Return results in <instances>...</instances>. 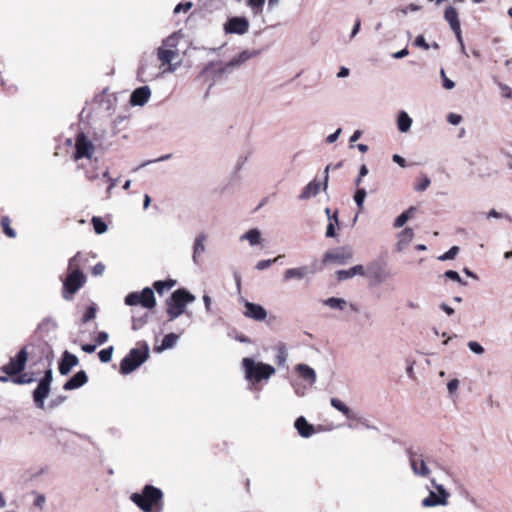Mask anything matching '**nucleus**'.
I'll use <instances>...</instances> for the list:
<instances>
[{
	"instance_id": "1",
	"label": "nucleus",
	"mask_w": 512,
	"mask_h": 512,
	"mask_svg": "<svg viewBox=\"0 0 512 512\" xmlns=\"http://www.w3.org/2000/svg\"><path fill=\"white\" fill-rule=\"evenodd\" d=\"M163 491L153 485L146 484L140 493H132L129 497L142 512H153L154 509H163Z\"/></svg>"
},
{
	"instance_id": "2",
	"label": "nucleus",
	"mask_w": 512,
	"mask_h": 512,
	"mask_svg": "<svg viewBox=\"0 0 512 512\" xmlns=\"http://www.w3.org/2000/svg\"><path fill=\"white\" fill-rule=\"evenodd\" d=\"M80 253L78 252L74 257L69 260L68 270L69 273L63 282L62 296L65 300H72L73 295L84 285L86 282L85 275L78 268V259Z\"/></svg>"
},
{
	"instance_id": "3",
	"label": "nucleus",
	"mask_w": 512,
	"mask_h": 512,
	"mask_svg": "<svg viewBox=\"0 0 512 512\" xmlns=\"http://www.w3.org/2000/svg\"><path fill=\"white\" fill-rule=\"evenodd\" d=\"M195 301V296L184 288L175 290L166 300L169 321H174L186 312V306Z\"/></svg>"
},
{
	"instance_id": "4",
	"label": "nucleus",
	"mask_w": 512,
	"mask_h": 512,
	"mask_svg": "<svg viewBox=\"0 0 512 512\" xmlns=\"http://www.w3.org/2000/svg\"><path fill=\"white\" fill-rule=\"evenodd\" d=\"M242 367L245 373V379L252 384L269 380L276 372L275 368L263 362H256L252 358H243Z\"/></svg>"
},
{
	"instance_id": "5",
	"label": "nucleus",
	"mask_w": 512,
	"mask_h": 512,
	"mask_svg": "<svg viewBox=\"0 0 512 512\" xmlns=\"http://www.w3.org/2000/svg\"><path fill=\"white\" fill-rule=\"evenodd\" d=\"M99 148L94 144L88 133L78 132L74 140V152L72 158L74 161L83 159L92 161Z\"/></svg>"
},
{
	"instance_id": "6",
	"label": "nucleus",
	"mask_w": 512,
	"mask_h": 512,
	"mask_svg": "<svg viewBox=\"0 0 512 512\" xmlns=\"http://www.w3.org/2000/svg\"><path fill=\"white\" fill-rule=\"evenodd\" d=\"M149 357V347L147 344L144 345L143 349L133 348L129 353L121 360L120 373L128 375L140 367Z\"/></svg>"
},
{
	"instance_id": "7",
	"label": "nucleus",
	"mask_w": 512,
	"mask_h": 512,
	"mask_svg": "<svg viewBox=\"0 0 512 512\" xmlns=\"http://www.w3.org/2000/svg\"><path fill=\"white\" fill-rule=\"evenodd\" d=\"M157 60L160 62L159 69H162V73H174L181 65V59L179 58V51L171 50L160 46L156 50Z\"/></svg>"
},
{
	"instance_id": "8",
	"label": "nucleus",
	"mask_w": 512,
	"mask_h": 512,
	"mask_svg": "<svg viewBox=\"0 0 512 512\" xmlns=\"http://www.w3.org/2000/svg\"><path fill=\"white\" fill-rule=\"evenodd\" d=\"M53 380L52 369L45 371L43 378L39 381L36 389L33 392V400L37 408L43 409L45 406V399L50 392V386Z\"/></svg>"
},
{
	"instance_id": "9",
	"label": "nucleus",
	"mask_w": 512,
	"mask_h": 512,
	"mask_svg": "<svg viewBox=\"0 0 512 512\" xmlns=\"http://www.w3.org/2000/svg\"><path fill=\"white\" fill-rule=\"evenodd\" d=\"M408 459L412 473L417 477L428 478L431 470L422 453L418 451L409 450Z\"/></svg>"
},
{
	"instance_id": "10",
	"label": "nucleus",
	"mask_w": 512,
	"mask_h": 512,
	"mask_svg": "<svg viewBox=\"0 0 512 512\" xmlns=\"http://www.w3.org/2000/svg\"><path fill=\"white\" fill-rule=\"evenodd\" d=\"M162 69L156 67L152 60L146 58L141 61L137 71L138 80L142 83L152 81L163 75Z\"/></svg>"
},
{
	"instance_id": "11",
	"label": "nucleus",
	"mask_w": 512,
	"mask_h": 512,
	"mask_svg": "<svg viewBox=\"0 0 512 512\" xmlns=\"http://www.w3.org/2000/svg\"><path fill=\"white\" fill-rule=\"evenodd\" d=\"M28 360V352L26 348H22L16 356L12 357L8 364L4 365L1 369L8 376H13L21 373L26 366Z\"/></svg>"
},
{
	"instance_id": "12",
	"label": "nucleus",
	"mask_w": 512,
	"mask_h": 512,
	"mask_svg": "<svg viewBox=\"0 0 512 512\" xmlns=\"http://www.w3.org/2000/svg\"><path fill=\"white\" fill-rule=\"evenodd\" d=\"M444 18L449 23L450 28L454 32V34L457 38V41L460 45L461 52L467 56V53L465 50V45H464L462 34H461L460 21H459L458 13H457L456 9L452 6L447 7L444 12Z\"/></svg>"
},
{
	"instance_id": "13",
	"label": "nucleus",
	"mask_w": 512,
	"mask_h": 512,
	"mask_svg": "<svg viewBox=\"0 0 512 512\" xmlns=\"http://www.w3.org/2000/svg\"><path fill=\"white\" fill-rule=\"evenodd\" d=\"M249 29V22L245 17H232L224 24L226 34L243 35Z\"/></svg>"
},
{
	"instance_id": "14",
	"label": "nucleus",
	"mask_w": 512,
	"mask_h": 512,
	"mask_svg": "<svg viewBox=\"0 0 512 512\" xmlns=\"http://www.w3.org/2000/svg\"><path fill=\"white\" fill-rule=\"evenodd\" d=\"M245 312L244 315L247 318L253 319L255 321H263L267 317V311L265 308L259 304H255L249 301H245Z\"/></svg>"
},
{
	"instance_id": "15",
	"label": "nucleus",
	"mask_w": 512,
	"mask_h": 512,
	"mask_svg": "<svg viewBox=\"0 0 512 512\" xmlns=\"http://www.w3.org/2000/svg\"><path fill=\"white\" fill-rule=\"evenodd\" d=\"M353 251L350 247H342L333 252H328L324 256V262L334 261L339 264H344L347 260L351 259Z\"/></svg>"
},
{
	"instance_id": "16",
	"label": "nucleus",
	"mask_w": 512,
	"mask_h": 512,
	"mask_svg": "<svg viewBox=\"0 0 512 512\" xmlns=\"http://www.w3.org/2000/svg\"><path fill=\"white\" fill-rule=\"evenodd\" d=\"M151 97V89L149 86H141L136 88L130 96V104L132 106H144Z\"/></svg>"
},
{
	"instance_id": "17",
	"label": "nucleus",
	"mask_w": 512,
	"mask_h": 512,
	"mask_svg": "<svg viewBox=\"0 0 512 512\" xmlns=\"http://www.w3.org/2000/svg\"><path fill=\"white\" fill-rule=\"evenodd\" d=\"M207 235L204 232H200L196 235L193 242L192 261L194 264H199V257L205 252V242Z\"/></svg>"
},
{
	"instance_id": "18",
	"label": "nucleus",
	"mask_w": 512,
	"mask_h": 512,
	"mask_svg": "<svg viewBox=\"0 0 512 512\" xmlns=\"http://www.w3.org/2000/svg\"><path fill=\"white\" fill-rule=\"evenodd\" d=\"M367 274L369 277L374 279L377 283H382L386 278L390 276L383 265L379 262H373L367 266Z\"/></svg>"
},
{
	"instance_id": "19",
	"label": "nucleus",
	"mask_w": 512,
	"mask_h": 512,
	"mask_svg": "<svg viewBox=\"0 0 512 512\" xmlns=\"http://www.w3.org/2000/svg\"><path fill=\"white\" fill-rule=\"evenodd\" d=\"M255 53H251L249 51H242L238 55L234 56L229 62H227L223 68L222 72H231L234 68L239 67L241 64L250 59Z\"/></svg>"
},
{
	"instance_id": "20",
	"label": "nucleus",
	"mask_w": 512,
	"mask_h": 512,
	"mask_svg": "<svg viewBox=\"0 0 512 512\" xmlns=\"http://www.w3.org/2000/svg\"><path fill=\"white\" fill-rule=\"evenodd\" d=\"M78 364V358L68 351L63 353L62 359L59 363V372L61 375H67L71 369Z\"/></svg>"
},
{
	"instance_id": "21",
	"label": "nucleus",
	"mask_w": 512,
	"mask_h": 512,
	"mask_svg": "<svg viewBox=\"0 0 512 512\" xmlns=\"http://www.w3.org/2000/svg\"><path fill=\"white\" fill-rule=\"evenodd\" d=\"M88 382V376L81 370L74 374L63 386L64 390H74L82 387Z\"/></svg>"
},
{
	"instance_id": "22",
	"label": "nucleus",
	"mask_w": 512,
	"mask_h": 512,
	"mask_svg": "<svg viewBox=\"0 0 512 512\" xmlns=\"http://www.w3.org/2000/svg\"><path fill=\"white\" fill-rule=\"evenodd\" d=\"M294 427L298 434L303 438H309L315 433L314 426L308 423L306 418L303 416H300L295 420Z\"/></svg>"
},
{
	"instance_id": "23",
	"label": "nucleus",
	"mask_w": 512,
	"mask_h": 512,
	"mask_svg": "<svg viewBox=\"0 0 512 512\" xmlns=\"http://www.w3.org/2000/svg\"><path fill=\"white\" fill-rule=\"evenodd\" d=\"M296 372L299 374V376L307 381L310 385H313L316 383L317 376L315 370L310 367L307 364H298L295 367Z\"/></svg>"
},
{
	"instance_id": "24",
	"label": "nucleus",
	"mask_w": 512,
	"mask_h": 512,
	"mask_svg": "<svg viewBox=\"0 0 512 512\" xmlns=\"http://www.w3.org/2000/svg\"><path fill=\"white\" fill-rule=\"evenodd\" d=\"M414 232L411 228H405L397 235L396 250L403 251L412 241Z\"/></svg>"
},
{
	"instance_id": "25",
	"label": "nucleus",
	"mask_w": 512,
	"mask_h": 512,
	"mask_svg": "<svg viewBox=\"0 0 512 512\" xmlns=\"http://www.w3.org/2000/svg\"><path fill=\"white\" fill-rule=\"evenodd\" d=\"M140 305L147 309H153L156 306L154 291L150 287H145L140 293Z\"/></svg>"
},
{
	"instance_id": "26",
	"label": "nucleus",
	"mask_w": 512,
	"mask_h": 512,
	"mask_svg": "<svg viewBox=\"0 0 512 512\" xmlns=\"http://www.w3.org/2000/svg\"><path fill=\"white\" fill-rule=\"evenodd\" d=\"M309 273H311L310 269L307 266H301L297 268H289L284 272V280L289 281L291 279H303Z\"/></svg>"
},
{
	"instance_id": "27",
	"label": "nucleus",
	"mask_w": 512,
	"mask_h": 512,
	"mask_svg": "<svg viewBox=\"0 0 512 512\" xmlns=\"http://www.w3.org/2000/svg\"><path fill=\"white\" fill-rule=\"evenodd\" d=\"M413 120L404 110L399 111L397 115V128L401 133H407L412 126Z\"/></svg>"
},
{
	"instance_id": "28",
	"label": "nucleus",
	"mask_w": 512,
	"mask_h": 512,
	"mask_svg": "<svg viewBox=\"0 0 512 512\" xmlns=\"http://www.w3.org/2000/svg\"><path fill=\"white\" fill-rule=\"evenodd\" d=\"M337 279L340 281L347 280L356 275L363 276L365 274V269L362 265H355L348 270H339L337 271Z\"/></svg>"
},
{
	"instance_id": "29",
	"label": "nucleus",
	"mask_w": 512,
	"mask_h": 512,
	"mask_svg": "<svg viewBox=\"0 0 512 512\" xmlns=\"http://www.w3.org/2000/svg\"><path fill=\"white\" fill-rule=\"evenodd\" d=\"M240 240L241 241H244V240L248 241L251 246L260 245V244H262V241H263L262 236H261V232L257 228H253V229H250L247 232H245L240 237Z\"/></svg>"
},
{
	"instance_id": "30",
	"label": "nucleus",
	"mask_w": 512,
	"mask_h": 512,
	"mask_svg": "<svg viewBox=\"0 0 512 512\" xmlns=\"http://www.w3.org/2000/svg\"><path fill=\"white\" fill-rule=\"evenodd\" d=\"M179 337H180V335L175 334V333H169V334L165 335L162 340L161 345L158 347H155L154 350L158 353H161L165 350L173 348L176 345L177 341L179 340Z\"/></svg>"
},
{
	"instance_id": "31",
	"label": "nucleus",
	"mask_w": 512,
	"mask_h": 512,
	"mask_svg": "<svg viewBox=\"0 0 512 512\" xmlns=\"http://www.w3.org/2000/svg\"><path fill=\"white\" fill-rule=\"evenodd\" d=\"M320 187H321L320 182L311 181L303 188L301 194L299 195V199L307 200V199L311 198L312 196H316L319 193Z\"/></svg>"
},
{
	"instance_id": "32",
	"label": "nucleus",
	"mask_w": 512,
	"mask_h": 512,
	"mask_svg": "<svg viewBox=\"0 0 512 512\" xmlns=\"http://www.w3.org/2000/svg\"><path fill=\"white\" fill-rule=\"evenodd\" d=\"M330 404L333 408L343 413L348 419H356V414L338 398H331Z\"/></svg>"
},
{
	"instance_id": "33",
	"label": "nucleus",
	"mask_w": 512,
	"mask_h": 512,
	"mask_svg": "<svg viewBox=\"0 0 512 512\" xmlns=\"http://www.w3.org/2000/svg\"><path fill=\"white\" fill-rule=\"evenodd\" d=\"M421 505L424 508H432V507H436V506H445V504H443L440 496L438 494H436L432 490H430L428 496L425 497L421 501Z\"/></svg>"
},
{
	"instance_id": "34",
	"label": "nucleus",
	"mask_w": 512,
	"mask_h": 512,
	"mask_svg": "<svg viewBox=\"0 0 512 512\" xmlns=\"http://www.w3.org/2000/svg\"><path fill=\"white\" fill-rule=\"evenodd\" d=\"M416 211V208L415 207H410L408 208L406 211L402 212L395 220H394V223H393V226L395 228H401L403 227L406 222L413 216V214L415 213Z\"/></svg>"
},
{
	"instance_id": "35",
	"label": "nucleus",
	"mask_w": 512,
	"mask_h": 512,
	"mask_svg": "<svg viewBox=\"0 0 512 512\" xmlns=\"http://www.w3.org/2000/svg\"><path fill=\"white\" fill-rule=\"evenodd\" d=\"M106 131L104 129H94L90 138L94 141V144L99 148L100 151H104L106 146L104 144V138Z\"/></svg>"
},
{
	"instance_id": "36",
	"label": "nucleus",
	"mask_w": 512,
	"mask_h": 512,
	"mask_svg": "<svg viewBox=\"0 0 512 512\" xmlns=\"http://www.w3.org/2000/svg\"><path fill=\"white\" fill-rule=\"evenodd\" d=\"M323 304L331 309L343 311L347 306V301L343 298L330 297L325 299Z\"/></svg>"
},
{
	"instance_id": "37",
	"label": "nucleus",
	"mask_w": 512,
	"mask_h": 512,
	"mask_svg": "<svg viewBox=\"0 0 512 512\" xmlns=\"http://www.w3.org/2000/svg\"><path fill=\"white\" fill-rule=\"evenodd\" d=\"M176 285V281L173 279H168L165 281H155L153 283V288L157 291L158 294L162 295L165 290H169Z\"/></svg>"
},
{
	"instance_id": "38",
	"label": "nucleus",
	"mask_w": 512,
	"mask_h": 512,
	"mask_svg": "<svg viewBox=\"0 0 512 512\" xmlns=\"http://www.w3.org/2000/svg\"><path fill=\"white\" fill-rule=\"evenodd\" d=\"M180 35L179 33H172L162 41L161 46L170 48L171 50L178 51Z\"/></svg>"
},
{
	"instance_id": "39",
	"label": "nucleus",
	"mask_w": 512,
	"mask_h": 512,
	"mask_svg": "<svg viewBox=\"0 0 512 512\" xmlns=\"http://www.w3.org/2000/svg\"><path fill=\"white\" fill-rule=\"evenodd\" d=\"M31 495L34 496L33 506L39 511H43L46 506V497L44 494L37 491H32Z\"/></svg>"
},
{
	"instance_id": "40",
	"label": "nucleus",
	"mask_w": 512,
	"mask_h": 512,
	"mask_svg": "<svg viewBox=\"0 0 512 512\" xmlns=\"http://www.w3.org/2000/svg\"><path fill=\"white\" fill-rule=\"evenodd\" d=\"M431 484L432 486L437 490V494L440 496L443 504L447 505L448 504V499L450 497V494L448 493V491L444 488L443 485L441 484H438L435 479H431Z\"/></svg>"
},
{
	"instance_id": "41",
	"label": "nucleus",
	"mask_w": 512,
	"mask_h": 512,
	"mask_svg": "<svg viewBox=\"0 0 512 512\" xmlns=\"http://www.w3.org/2000/svg\"><path fill=\"white\" fill-rule=\"evenodd\" d=\"M1 226H2V229H3V232L5 233V235L9 238H15L16 237V231L14 229L11 228V220L8 216H4L2 219H1Z\"/></svg>"
},
{
	"instance_id": "42",
	"label": "nucleus",
	"mask_w": 512,
	"mask_h": 512,
	"mask_svg": "<svg viewBox=\"0 0 512 512\" xmlns=\"http://www.w3.org/2000/svg\"><path fill=\"white\" fill-rule=\"evenodd\" d=\"M91 221L96 234L101 235L107 231V225L100 217L94 216Z\"/></svg>"
},
{
	"instance_id": "43",
	"label": "nucleus",
	"mask_w": 512,
	"mask_h": 512,
	"mask_svg": "<svg viewBox=\"0 0 512 512\" xmlns=\"http://www.w3.org/2000/svg\"><path fill=\"white\" fill-rule=\"evenodd\" d=\"M57 328V322L51 318V317H47L45 319H43L39 325H38V329L39 330H54Z\"/></svg>"
},
{
	"instance_id": "44",
	"label": "nucleus",
	"mask_w": 512,
	"mask_h": 512,
	"mask_svg": "<svg viewBox=\"0 0 512 512\" xmlns=\"http://www.w3.org/2000/svg\"><path fill=\"white\" fill-rule=\"evenodd\" d=\"M265 0H248L247 5L251 8L253 14L258 15L262 13Z\"/></svg>"
},
{
	"instance_id": "45",
	"label": "nucleus",
	"mask_w": 512,
	"mask_h": 512,
	"mask_svg": "<svg viewBox=\"0 0 512 512\" xmlns=\"http://www.w3.org/2000/svg\"><path fill=\"white\" fill-rule=\"evenodd\" d=\"M367 196V192L364 188H358L354 194V201L359 209L363 208V204L365 198Z\"/></svg>"
},
{
	"instance_id": "46",
	"label": "nucleus",
	"mask_w": 512,
	"mask_h": 512,
	"mask_svg": "<svg viewBox=\"0 0 512 512\" xmlns=\"http://www.w3.org/2000/svg\"><path fill=\"white\" fill-rule=\"evenodd\" d=\"M140 294L139 292H131L126 295L124 302L127 306L140 305Z\"/></svg>"
},
{
	"instance_id": "47",
	"label": "nucleus",
	"mask_w": 512,
	"mask_h": 512,
	"mask_svg": "<svg viewBox=\"0 0 512 512\" xmlns=\"http://www.w3.org/2000/svg\"><path fill=\"white\" fill-rule=\"evenodd\" d=\"M458 252H459V247L458 246H452L447 252H445L444 254L440 255L438 257V260L439 261L452 260V259H454L456 257Z\"/></svg>"
},
{
	"instance_id": "48",
	"label": "nucleus",
	"mask_w": 512,
	"mask_h": 512,
	"mask_svg": "<svg viewBox=\"0 0 512 512\" xmlns=\"http://www.w3.org/2000/svg\"><path fill=\"white\" fill-rule=\"evenodd\" d=\"M282 257H283L282 255H279L274 259L261 260V261L257 262L256 269L260 270V271L265 270V269L269 268L273 263L278 262L279 259H281Z\"/></svg>"
},
{
	"instance_id": "49",
	"label": "nucleus",
	"mask_w": 512,
	"mask_h": 512,
	"mask_svg": "<svg viewBox=\"0 0 512 512\" xmlns=\"http://www.w3.org/2000/svg\"><path fill=\"white\" fill-rule=\"evenodd\" d=\"M112 354H113V346H110L106 349H102L98 353V357L101 362L108 363L112 358Z\"/></svg>"
},
{
	"instance_id": "50",
	"label": "nucleus",
	"mask_w": 512,
	"mask_h": 512,
	"mask_svg": "<svg viewBox=\"0 0 512 512\" xmlns=\"http://www.w3.org/2000/svg\"><path fill=\"white\" fill-rule=\"evenodd\" d=\"M444 276L450 280H453V281H456L458 283H460L461 285H466L465 282H463V280L461 279L460 275L458 274V272L454 271V270H447L445 273H444Z\"/></svg>"
},
{
	"instance_id": "51",
	"label": "nucleus",
	"mask_w": 512,
	"mask_h": 512,
	"mask_svg": "<svg viewBox=\"0 0 512 512\" xmlns=\"http://www.w3.org/2000/svg\"><path fill=\"white\" fill-rule=\"evenodd\" d=\"M467 346L470 349V351L475 354L481 355L484 353V348L482 347L481 344H479L476 341H469Z\"/></svg>"
},
{
	"instance_id": "52",
	"label": "nucleus",
	"mask_w": 512,
	"mask_h": 512,
	"mask_svg": "<svg viewBox=\"0 0 512 512\" xmlns=\"http://www.w3.org/2000/svg\"><path fill=\"white\" fill-rule=\"evenodd\" d=\"M440 76L442 78L443 87L445 89L451 90V89H453L455 87V83L446 76L444 69L440 70Z\"/></svg>"
},
{
	"instance_id": "53",
	"label": "nucleus",
	"mask_w": 512,
	"mask_h": 512,
	"mask_svg": "<svg viewBox=\"0 0 512 512\" xmlns=\"http://www.w3.org/2000/svg\"><path fill=\"white\" fill-rule=\"evenodd\" d=\"M96 316V308L94 306H89L84 315H83V322L84 323H87L89 322L90 320L94 319Z\"/></svg>"
},
{
	"instance_id": "54",
	"label": "nucleus",
	"mask_w": 512,
	"mask_h": 512,
	"mask_svg": "<svg viewBox=\"0 0 512 512\" xmlns=\"http://www.w3.org/2000/svg\"><path fill=\"white\" fill-rule=\"evenodd\" d=\"M192 8V2L179 3L174 8V14L188 12Z\"/></svg>"
},
{
	"instance_id": "55",
	"label": "nucleus",
	"mask_w": 512,
	"mask_h": 512,
	"mask_svg": "<svg viewBox=\"0 0 512 512\" xmlns=\"http://www.w3.org/2000/svg\"><path fill=\"white\" fill-rule=\"evenodd\" d=\"M431 181L430 179L427 177V176H423L419 183L415 186V190L416 191H425L429 185H430Z\"/></svg>"
},
{
	"instance_id": "56",
	"label": "nucleus",
	"mask_w": 512,
	"mask_h": 512,
	"mask_svg": "<svg viewBox=\"0 0 512 512\" xmlns=\"http://www.w3.org/2000/svg\"><path fill=\"white\" fill-rule=\"evenodd\" d=\"M421 9V6L419 5H416V4H409L408 6L406 7H401L398 9V11L400 13H402L403 15H407L409 12H417Z\"/></svg>"
},
{
	"instance_id": "57",
	"label": "nucleus",
	"mask_w": 512,
	"mask_h": 512,
	"mask_svg": "<svg viewBox=\"0 0 512 512\" xmlns=\"http://www.w3.org/2000/svg\"><path fill=\"white\" fill-rule=\"evenodd\" d=\"M414 44H415V46L421 47L424 50H428L430 48L429 44L426 42V40H425L423 35L417 36L416 39H415Z\"/></svg>"
},
{
	"instance_id": "58",
	"label": "nucleus",
	"mask_w": 512,
	"mask_h": 512,
	"mask_svg": "<svg viewBox=\"0 0 512 512\" xmlns=\"http://www.w3.org/2000/svg\"><path fill=\"white\" fill-rule=\"evenodd\" d=\"M447 121L451 125H458L462 121V117L459 114L449 113L447 116Z\"/></svg>"
},
{
	"instance_id": "59",
	"label": "nucleus",
	"mask_w": 512,
	"mask_h": 512,
	"mask_svg": "<svg viewBox=\"0 0 512 512\" xmlns=\"http://www.w3.org/2000/svg\"><path fill=\"white\" fill-rule=\"evenodd\" d=\"M339 225L338 224H334V223H328L327 225V228H326V237L328 238H333L336 236V230L335 228L338 227Z\"/></svg>"
},
{
	"instance_id": "60",
	"label": "nucleus",
	"mask_w": 512,
	"mask_h": 512,
	"mask_svg": "<svg viewBox=\"0 0 512 512\" xmlns=\"http://www.w3.org/2000/svg\"><path fill=\"white\" fill-rule=\"evenodd\" d=\"M108 182H109V185L106 189V198L111 197L112 190L118 183V178H109Z\"/></svg>"
},
{
	"instance_id": "61",
	"label": "nucleus",
	"mask_w": 512,
	"mask_h": 512,
	"mask_svg": "<svg viewBox=\"0 0 512 512\" xmlns=\"http://www.w3.org/2000/svg\"><path fill=\"white\" fill-rule=\"evenodd\" d=\"M341 132H342V129L338 128L334 133H332L326 137V142L329 144L334 143L340 136Z\"/></svg>"
},
{
	"instance_id": "62",
	"label": "nucleus",
	"mask_w": 512,
	"mask_h": 512,
	"mask_svg": "<svg viewBox=\"0 0 512 512\" xmlns=\"http://www.w3.org/2000/svg\"><path fill=\"white\" fill-rule=\"evenodd\" d=\"M104 271H105V266H104V264H102V263H100V262H99V263H97V264L93 267V269H92V274H93L94 276H100V275H102V274L104 273Z\"/></svg>"
},
{
	"instance_id": "63",
	"label": "nucleus",
	"mask_w": 512,
	"mask_h": 512,
	"mask_svg": "<svg viewBox=\"0 0 512 512\" xmlns=\"http://www.w3.org/2000/svg\"><path fill=\"white\" fill-rule=\"evenodd\" d=\"M458 386H459L458 379H452L447 383V389H448L449 393H451V394L454 393L458 389Z\"/></svg>"
},
{
	"instance_id": "64",
	"label": "nucleus",
	"mask_w": 512,
	"mask_h": 512,
	"mask_svg": "<svg viewBox=\"0 0 512 512\" xmlns=\"http://www.w3.org/2000/svg\"><path fill=\"white\" fill-rule=\"evenodd\" d=\"M108 338H109L108 333L102 331V332L98 333V335L96 337V342H97L98 345H102V344H104L108 340Z\"/></svg>"
}]
</instances>
